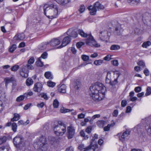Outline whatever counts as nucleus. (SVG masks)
Instances as JSON below:
<instances>
[{
    "instance_id": "nucleus-7",
    "label": "nucleus",
    "mask_w": 151,
    "mask_h": 151,
    "mask_svg": "<svg viewBox=\"0 0 151 151\" xmlns=\"http://www.w3.org/2000/svg\"><path fill=\"white\" fill-rule=\"evenodd\" d=\"M13 142L15 146L17 148H19L23 146V138L21 136L17 135L14 138Z\"/></svg>"
},
{
    "instance_id": "nucleus-27",
    "label": "nucleus",
    "mask_w": 151,
    "mask_h": 151,
    "mask_svg": "<svg viewBox=\"0 0 151 151\" xmlns=\"http://www.w3.org/2000/svg\"><path fill=\"white\" fill-rule=\"evenodd\" d=\"M44 75L46 78L49 79H51L53 78V76L50 72H46L45 73Z\"/></svg>"
},
{
    "instance_id": "nucleus-46",
    "label": "nucleus",
    "mask_w": 151,
    "mask_h": 151,
    "mask_svg": "<svg viewBox=\"0 0 151 151\" xmlns=\"http://www.w3.org/2000/svg\"><path fill=\"white\" fill-rule=\"evenodd\" d=\"M39 96L47 100L48 99V97L46 94L44 93H41L39 95Z\"/></svg>"
},
{
    "instance_id": "nucleus-5",
    "label": "nucleus",
    "mask_w": 151,
    "mask_h": 151,
    "mask_svg": "<svg viewBox=\"0 0 151 151\" xmlns=\"http://www.w3.org/2000/svg\"><path fill=\"white\" fill-rule=\"evenodd\" d=\"M54 133L57 135H63L66 131V127L63 124H60L59 122L57 125L53 126Z\"/></svg>"
},
{
    "instance_id": "nucleus-45",
    "label": "nucleus",
    "mask_w": 151,
    "mask_h": 151,
    "mask_svg": "<svg viewBox=\"0 0 151 151\" xmlns=\"http://www.w3.org/2000/svg\"><path fill=\"white\" fill-rule=\"evenodd\" d=\"M151 94V88L150 87H147L146 90V92L145 93V96H148Z\"/></svg>"
},
{
    "instance_id": "nucleus-8",
    "label": "nucleus",
    "mask_w": 151,
    "mask_h": 151,
    "mask_svg": "<svg viewBox=\"0 0 151 151\" xmlns=\"http://www.w3.org/2000/svg\"><path fill=\"white\" fill-rule=\"evenodd\" d=\"M142 20L145 24L150 25L151 23V14L148 12L143 14L142 15Z\"/></svg>"
},
{
    "instance_id": "nucleus-51",
    "label": "nucleus",
    "mask_w": 151,
    "mask_h": 151,
    "mask_svg": "<svg viewBox=\"0 0 151 151\" xmlns=\"http://www.w3.org/2000/svg\"><path fill=\"white\" fill-rule=\"evenodd\" d=\"M119 75L117 76V77L116 79H115L113 81H111V83H110V85L112 86L115 85L117 83V78L119 77Z\"/></svg>"
},
{
    "instance_id": "nucleus-59",
    "label": "nucleus",
    "mask_w": 151,
    "mask_h": 151,
    "mask_svg": "<svg viewBox=\"0 0 151 151\" xmlns=\"http://www.w3.org/2000/svg\"><path fill=\"white\" fill-rule=\"evenodd\" d=\"M111 63L114 65L117 66L118 65V61L117 60H114L111 61Z\"/></svg>"
},
{
    "instance_id": "nucleus-37",
    "label": "nucleus",
    "mask_w": 151,
    "mask_h": 151,
    "mask_svg": "<svg viewBox=\"0 0 151 151\" xmlns=\"http://www.w3.org/2000/svg\"><path fill=\"white\" fill-rule=\"evenodd\" d=\"M73 110H74L73 109L70 110L69 109H64V108L63 107L61 108L60 109V111L61 113H65L66 112H68L69 111H71Z\"/></svg>"
},
{
    "instance_id": "nucleus-29",
    "label": "nucleus",
    "mask_w": 151,
    "mask_h": 151,
    "mask_svg": "<svg viewBox=\"0 0 151 151\" xmlns=\"http://www.w3.org/2000/svg\"><path fill=\"white\" fill-rule=\"evenodd\" d=\"M20 116L19 114H17L15 113L14 114V117L11 119V121L14 122L18 120L20 118Z\"/></svg>"
},
{
    "instance_id": "nucleus-32",
    "label": "nucleus",
    "mask_w": 151,
    "mask_h": 151,
    "mask_svg": "<svg viewBox=\"0 0 151 151\" xmlns=\"http://www.w3.org/2000/svg\"><path fill=\"white\" fill-rule=\"evenodd\" d=\"M151 45V42L149 41L143 42L142 45V46L144 48H146L147 47L150 46Z\"/></svg>"
},
{
    "instance_id": "nucleus-31",
    "label": "nucleus",
    "mask_w": 151,
    "mask_h": 151,
    "mask_svg": "<svg viewBox=\"0 0 151 151\" xmlns=\"http://www.w3.org/2000/svg\"><path fill=\"white\" fill-rule=\"evenodd\" d=\"M48 44V43L47 42H46L45 43L41 44L39 46V49L41 50L45 49L46 48L47 45Z\"/></svg>"
},
{
    "instance_id": "nucleus-20",
    "label": "nucleus",
    "mask_w": 151,
    "mask_h": 151,
    "mask_svg": "<svg viewBox=\"0 0 151 151\" xmlns=\"http://www.w3.org/2000/svg\"><path fill=\"white\" fill-rule=\"evenodd\" d=\"M88 9L90 11V13L91 15H94L96 14L97 10L94 6L91 5L88 7Z\"/></svg>"
},
{
    "instance_id": "nucleus-43",
    "label": "nucleus",
    "mask_w": 151,
    "mask_h": 151,
    "mask_svg": "<svg viewBox=\"0 0 151 151\" xmlns=\"http://www.w3.org/2000/svg\"><path fill=\"white\" fill-rule=\"evenodd\" d=\"M17 124L14 122L13 123L12 125V129L13 131L15 132L17 131Z\"/></svg>"
},
{
    "instance_id": "nucleus-63",
    "label": "nucleus",
    "mask_w": 151,
    "mask_h": 151,
    "mask_svg": "<svg viewBox=\"0 0 151 151\" xmlns=\"http://www.w3.org/2000/svg\"><path fill=\"white\" fill-rule=\"evenodd\" d=\"M85 114L81 113L78 115V119H82L84 118Z\"/></svg>"
},
{
    "instance_id": "nucleus-6",
    "label": "nucleus",
    "mask_w": 151,
    "mask_h": 151,
    "mask_svg": "<svg viewBox=\"0 0 151 151\" xmlns=\"http://www.w3.org/2000/svg\"><path fill=\"white\" fill-rule=\"evenodd\" d=\"M98 148V145L96 144L92 145V142H91V144L89 146L87 147H85L84 144H82L79 145L78 149L81 150V151H95V149Z\"/></svg>"
},
{
    "instance_id": "nucleus-39",
    "label": "nucleus",
    "mask_w": 151,
    "mask_h": 151,
    "mask_svg": "<svg viewBox=\"0 0 151 151\" xmlns=\"http://www.w3.org/2000/svg\"><path fill=\"white\" fill-rule=\"evenodd\" d=\"M100 117V115L99 114H97L94 115L92 116L91 118L89 120V122L91 123L93 120L96 118H99Z\"/></svg>"
},
{
    "instance_id": "nucleus-44",
    "label": "nucleus",
    "mask_w": 151,
    "mask_h": 151,
    "mask_svg": "<svg viewBox=\"0 0 151 151\" xmlns=\"http://www.w3.org/2000/svg\"><path fill=\"white\" fill-rule=\"evenodd\" d=\"M85 9V7L84 5H81L80 6V8L78 10V12L79 13H82L84 11Z\"/></svg>"
},
{
    "instance_id": "nucleus-55",
    "label": "nucleus",
    "mask_w": 151,
    "mask_h": 151,
    "mask_svg": "<svg viewBox=\"0 0 151 151\" xmlns=\"http://www.w3.org/2000/svg\"><path fill=\"white\" fill-rule=\"evenodd\" d=\"M144 73L147 76H148L149 75L150 72L148 69L147 68H145L144 70Z\"/></svg>"
},
{
    "instance_id": "nucleus-19",
    "label": "nucleus",
    "mask_w": 151,
    "mask_h": 151,
    "mask_svg": "<svg viewBox=\"0 0 151 151\" xmlns=\"http://www.w3.org/2000/svg\"><path fill=\"white\" fill-rule=\"evenodd\" d=\"M60 43V41L59 40L57 39H54L50 41V44L51 46L54 47L59 45Z\"/></svg>"
},
{
    "instance_id": "nucleus-50",
    "label": "nucleus",
    "mask_w": 151,
    "mask_h": 151,
    "mask_svg": "<svg viewBox=\"0 0 151 151\" xmlns=\"http://www.w3.org/2000/svg\"><path fill=\"white\" fill-rule=\"evenodd\" d=\"M19 68V66L18 65H15L13 66L11 68V70L13 71H15L17 70Z\"/></svg>"
},
{
    "instance_id": "nucleus-53",
    "label": "nucleus",
    "mask_w": 151,
    "mask_h": 151,
    "mask_svg": "<svg viewBox=\"0 0 151 151\" xmlns=\"http://www.w3.org/2000/svg\"><path fill=\"white\" fill-rule=\"evenodd\" d=\"M84 43L83 42H79L77 43L76 46L78 48H80L82 46L84 45Z\"/></svg>"
},
{
    "instance_id": "nucleus-10",
    "label": "nucleus",
    "mask_w": 151,
    "mask_h": 151,
    "mask_svg": "<svg viewBox=\"0 0 151 151\" xmlns=\"http://www.w3.org/2000/svg\"><path fill=\"white\" fill-rule=\"evenodd\" d=\"M28 69L26 66H23L20 70V74L22 77L24 78H27L28 76Z\"/></svg>"
},
{
    "instance_id": "nucleus-61",
    "label": "nucleus",
    "mask_w": 151,
    "mask_h": 151,
    "mask_svg": "<svg viewBox=\"0 0 151 151\" xmlns=\"http://www.w3.org/2000/svg\"><path fill=\"white\" fill-rule=\"evenodd\" d=\"M111 73L110 72H108L107 73L106 78L111 80Z\"/></svg>"
},
{
    "instance_id": "nucleus-47",
    "label": "nucleus",
    "mask_w": 151,
    "mask_h": 151,
    "mask_svg": "<svg viewBox=\"0 0 151 151\" xmlns=\"http://www.w3.org/2000/svg\"><path fill=\"white\" fill-rule=\"evenodd\" d=\"M53 107L54 108H57L59 106V102L57 99L54 100L53 104Z\"/></svg>"
},
{
    "instance_id": "nucleus-58",
    "label": "nucleus",
    "mask_w": 151,
    "mask_h": 151,
    "mask_svg": "<svg viewBox=\"0 0 151 151\" xmlns=\"http://www.w3.org/2000/svg\"><path fill=\"white\" fill-rule=\"evenodd\" d=\"M92 130V127L91 126L88 127L86 130V132L88 133H90L91 132Z\"/></svg>"
},
{
    "instance_id": "nucleus-57",
    "label": "nucleus",
    "mask_w": 151,
    "mask_h": 151,
    "mask_svg": "<svg viewBox=\"0 0 151 151\" xmlns=\"http://www.w3.org/2000/svg\"><path fill=\"white\" fill-rule=\"evenodd\" d=\"M47 53L46 52H44L42 54L40 58H41L43 59H45L47 58Z\"/></svg>"
},
{
    "instance_id": "nucleus-35",
    "label": "nucleus",
    "mask_w": 151,
    "mask_h": 151,
    "mask_svg": "<svg viewBox=\"0 0 151 151\" xmlns=\"http://www.w3.org/2000/svg\"><path fill=\"white\" fill-rule=\"evenodd\" d=\"M36 64L37 66L42 67L43 65V64L40 59V58H39L36 62Z\"/></svg>"
},
{
    "instance_id": "nucleus-25",
    "label": "nucleus",
    "mask_w": 151,
    "mask_h": 151,
    "mask_svg": "<svg viewBox=\"0 0 151 151\" xmlns=\"http://www.w3.org/2000/svg\"><path fill=\"white\" fill-rule=\"evenodd\" d=\"M96 124L100 128H102L106 124V122L104 120H99L97 122Z\"/></svg>"
},
{
    "instance_id": "nucleus-1",
    "label": "nucleus",
    "mask_w": 151,
    "mask_h": 151,
    "mask_svg": "<svg viewBox=\"0 0 151 151\" xmlns=\"http://www.w3.org/2000/svg\"><path fill=\"white\" fill-rule=\"evenodd\" d=\"M90 95L95 101L102 100L104 97L106 88L102 83L99 82L92 84L90 88Z\"/></svg>"
},
{
    "instance_id": "nucleus-62",
    "label": "nucleus",
    "mask_w": 151,
    "mask_h": 151,
    "mask_svg": "<svg viewBox=\"0 0 151 151\" xmlns=\"http://www.w3.org/2000/svg\"><path fill=\"white\" fill-rule=\"evenodd\" d=\"M4 107V104L0 100V113L3 109Z\"/></svg>"
},
{
    "instance_id": "nucleus-49",
    "label": "nucleus",
    "mask_w": 151,
    "mask_h": 151,
    "mask_svg": "<svg viewBox=\"0 0 151 151\" xmlns=\"http://www.w3.org/2000/svg\"><path fill=\"white\" fill-rule=\"evenodd\" d=\"M114 124H108L104 128V130L105 131H107L110 130V127L111 125H114Z\"/></svg>"
},
{
    "instance_id": "nucleus-4",
    "label": "nucleus",
    "mask_w": 151,
    "mask_h": 151,
    "mask_svg": "<svg viewBox=\"0 0 151 151\" xmlns=\"http://www.w3.org/2000/svg\"><path fill=\"white\" fill-rule=\"evenodd\" d=\"M78 33L82 37H88V39L87 40L86 42L87 44L91 45L90 43H92L93 45L96 47H99L100 46V45L98 44H95L96 42L94 40L93 37L91 35H88L85 33L82 30L79 29L78 30Z\"/></svg>"
},
{
    "instance_id": "nucleus-54",
    "label": "nucleus",
    "mask_w": 151,
    "mask_h": 151,
    "mask_svg": "<svg viewBox=\"0 0 151 151\" xmlns=\"http://www.w3.org/2000/svg\"><path fill=\"white\" fill-rule=\"evenodd\" d=\"M33 94V93L31 91L24 94V96H25L26 98H27L28 96H30L32 95Z\"/></svg>"
},
{
    "instance_id": "nucleus-48",
    "label": "nucleus",
    "mask_w": 151,
    "mask_h": 151,
    "mask_svg": "<svg viewBox=\"0 0 151 151\" xmlns=\"http://www.w3.org/2000/svg\"><path fill=\"white\" fill-rule=\"evenodd\" d=\"M6 140V137L4 136L0 138V145L5 142Z\"/></svg>"
},
{
    "instance_id": "nucleus-36",
    "label": "nucleus",
    "mask_w": 151,
    "mask_h": 151,
    "mask_svg": "<svg viewBox=\"0 0 151 151\" xmlns=\"http://www.w3.org/2000/svg\"><path fill=\"white\" fill-rule=\"evenodd\" d=\"M140 1V0H128L129 3L132 4H137Z\"/></svg>"
},
{
    "instance_id": "nucleus-13",
    "label": "nucleus",
    "mask_w": 151,
    "mask_h": 151,
    "mask_svg": "<svg viewBox=\"0 0 151 151\" xmlns=\"http://www.w3.org/2000/svg\"><path fill=\"white\" fill-rule=\"evenodd\" d=\"M67 136L69 139L73 137L75 134V129L72 127L70 126L67 128Z\"/></svg>"
},
{
    "instance_id": "nucleus-26",
    "label": "nucleus",
    "mask_w": 151,
    "mask_h": 151,
    "mask_svg": "<svg viewBox=\"0 0 151 151\" xmlns=\"http://www.w3.org/2000/svg\"><path fill=\"white\" fill-rule=\"evenodd\" d=\"M145 129L148 135L151 136V123L145 126Z\"/></svg>"
},
{
    "instance_id": "nucleus-34",
    "label": "nucleus",
    "mask_w": 151,
    "mask_h": 151,
    "mask_svg": "<svg viewBox=\"0 0 151 151\" xmlns=\"http://www.w3.org/2000/svg\"><path fill=\"white\" fill-rule=\"evenodd\" d=\"M9 146H2L0 147V151H9Z\"/></svg>"
},
{
    "instance_id": "nucleus-17",
    "label": "nucleus",
    "mask_w": 151,
    "mask_h": 151,
    "mask_svg": "<svg viewBox=\"0 0 151 151\" xmlns=\"http://www.w3.org/2000/svg\"><path fill=\"white\" fill-rule=\"evenodd\" d=\"M67 33L69 37L74 38L76 37L78 35V33L74 30L71 31L69 30L67 32Z\"/></svg>"
},
{
    "instance_id": "nucleus-30",
    "label": "nucleus",
    "mask_w": 151,
    "mask_h": 151,
    "mask_svg": "<svg viewBox=\"0 0 151 151\" xmlns=\"http://www.w3.org/2000/svg\"><path fill=\"white\" fill-rule=\"evenodd\" d=\"M33 81L31 78H28L26 81V85L28 86H30L33 84Z\"/></svg>"
},
{
    "instance_id": "nucleus-22",
    "label": "nucleus",
    "mask_w": 151,
    "mask_h": 151,
    "mask_svg": "<svg viewBox=\"0 0 151 151\" xmlns=\"http://www.w3.org/2000/svg\"><path fill=\"white\" fill-rule=\"evenodd\" d=\"M66 86L64 84L62 85L58 88V91L60 92L65 93L66 92Z\"/></svg>"
},
{
    "instance_id": "nucleus-41",
    "label": "nucleus",
    "mask_w": 151,
    "mask_h": 151,
    "mask_svg": "<svg viewBox=\"0 0 151 151\" xmlns=\"http://www.w3.org/2000/svg\"><path fill=\"white\" fill-rule=\"evenodd\" d=\"M55 83L50 81H49L47 82V85L49 87H53L55 86Z\"/></svg>"
},
{
    "instance_id": "nucleus-2",
    "label": "nucleus",
    "mask_w": 151,
    "mask_h": 151,
    "mask_svg": "<svg viewBox=\"0 0 151 151\" xmlns=\"http://www.w3.org/2000/svg\"><path fill=\"white\" fill-rule=\"evenodd\" d=\"M58 8L56 5L51 4L50 5H45L44 6V14L48 17L55 18L58 14Z\"/></svg>"
},
{
    "instance_id": "nucleus-40",
    "label": "nucleus",
    "mask_w": 151,
    "mask_h": 151,
    "mask_svg": "<svg viewBox=\"0 0 151 151\" xmlns=\"http://www.w3.org/2000/svg\"><path fill=\"white\" fill-rule=\"evenodd\" d=\"M17 48V46L16 45L14 44L12 45L9 49V51L10 52H12L15 50Z\"/></svg>"
},
{
    "instance_id": "nucleus-56",
    "label": "nucleus",
    "mask_w": 151,
    "mask_h": 151,
    "mask_svg": "<svg viewBox=\"0 0 151 151\" xmlns=\"http://www.w3.org/2000/svg\"><path fill=\"white\" fill-rule=\"evenodd\" d=\"M135 91L136 93H138L141 90V88L140 86H138L135 87L134 90Z\"/></svg>"
},
{
    "instance_id": "nucleus-28",
    "label": "nucleus",
    "mask_w": 151,
    "mask_h": 151,
    "mask_svg": "<svg viewBox=\"0 0 151 151\" xmlns=\"http://www.w3.org/2000/svg\"><path fill=\"white\" fill-rule=\"evenodd\" d=\"M137 64L141 69L145 67V64L144 61L142 60H140L137 63Z\"/></svg>"
},
{
    "instance_id": "nucleus-15",
    "label": "nucleus",
    "mask_w": 151,
    "mask_h": 151,
    "mask_svg": "<svg viewBox=\"0 0 151 151\" xmlns=\"http://www.w3.org/2000/svg\"><path fill=\"white\" fill-rule=\"evenodd\" d=\"M4 81H5V86L6 88H7L8 83H12L14 84L15 83L16 81L14 77L6 78L4 79Z\"/></svg>"
},
{
    "instance_id": "nucleus-3",
    "label": "nucleus",
    "mask_w": 151,
    "mask_h": 151,
    "mask_svg": "<svg viewBox=\"0 0 151 151\" xmlns=\"http://www.w3.org/2000/svg\"><path fill=\"white\" fill-rule=\"evenodd\" d=\"M38 141L34 144V145H37L38 148L42 151H46L48 148V145L46 143V139L44 136H42L37 139Z\"/></svg>"
},
{
    "instance_id": "nucleus-23",
    "label": "nucleus",
    "mask_w": 151,
    "mask_h": 151,
    "mask_svg": "<svg viewBox=\"0 0 151 151\" xmlns=\"http://www.w3.org/2000/svg\"><path fill=\"white\" fill-rule=\"evenodd\" d=\"M58 3L62 5H65L70 1V0H55Z\"/></svg>"
},
{
    "instance_id": "nucleus-24",
    "label": "nucleus",
    "mask_w": 151,
    "mask_h": 151,
    "mask_svg": "<svg viewBox=\"0 0 151 151\" xmlns=\"http://www.w3.org/2000/svg\"><path fill=\"white\" fill-rule=\"evenodd\" d=\"M122 29L120 26H119L115 29L114 33L116 35H119L121 34Z\"/></svg>"
},
{
    "instance_id": "nucleus-18",
    "label": "nucleus",
    "mask_w": 151,
    "mask_h": 151,
    "mask_svg": "<svg viewBox=\"0 0 151 151\" xmlns=\"http://www.w3.org/2000/svg\"><path fill=\"white\" fill-rule=\"evenodd\" d=\"M93 6L96 8V9L98 10H103L104 7L103 5H102L98 1L94 3Z\"/></svg>"
},
{
    "instance_id": "nucleus-12",
    "label": "nucleus",
    "mask_w": 151,
    "mask_h": 151,
    "mask_svg": "<svg viewBox=\"0 0 151 151\" xmlns=\"http://www.w3.org/2000/svg\"><path fill=\"white\" fill-rule=\"evenodd\" d=\"M130 132L129 131L126 130L122 134L121 133H119L117 134V136L118 137L120 140L123 141L130 134Z\"/></svg>"
},
{
    "instance_id": "nucleus-16",
    "label": "nucleus",
    "mask_w": 151,
    "mask_h": 151,
    "mask_svg": "<svg viewBox=\"0 0 151 151\" xmlns=\"http://www.w3.org/2000/svg\"><path fill=\"white\" fill-rule=\"evenodd\" d=\"M35 61V59L34 58H31L28 61V64L25 65L27 66V68L29 69L32 70L33 69L34 67L32 65L33 64Z\"/></svg>"
},
{
    "instance_id": "nucleus-33",
    "label": "nucleus",
    "mask_w": 151,
    "mask_h": 151,
    "mask_svg": "<svg viewBox=\"0 0 151 151\" xmlns=\"http://www.w3.org/2000/svg\"><path fill=\"white\" fill-rule=\"evenodd\" d=\"M120 46L119 45H112L110 47V50H118L120 48Z\"/></svg>"
},
{
    "instance_id": "nucleus-38",
    "label": "nucleus",
    "mask_w": 151,
    "mask_h": 151,
    "mask_svg": "<svg viewBox=\"0 0 151 151\" xmlns=\"http://www.w3.org/2000/svg\"><path fill=\"white\" fill-rule=\"evenodd\" d=\"M103 60H96L94 61L93 63L96 65H99L103 63Z\"/></svg>"
},
{
    "instance_id": "nucleus-11",
    "label": "nucleus",
    "mask_w": 151,
    "mask_h": 151,
    "mask_svg": "<svg viewBox=\"0 0 151 151\" xmlns=\"http://www.w3.org/2000/svg\"><path fill=\"white\" fill-rule=\"evenodd\" d=\"M71 39L69 36L65 37L63 39L61 45L57 47V48L59 49L64 47L68 45L71 41Z\"/></svg>"
},
{
    "instance_id": "nucleus-60",
    "label": "nucleus",
    "mask_w": 151,
    "mask_h": 151,
    "mask_svg": "<svg viewBox=\"0 0 151 151\" xmlns=\"http://www.w3.org/2000/svg\"><path fill=\"white\" fill-rule=\"evenodd\" d=\"M127 104V101L125 100H122L121 102V105L122 107L125 106Z\"/></svg>"
},
{
    "instance_id": "nucleus-64",
    "label": "nucleus",
    "mask_w": 151,
    "mask_h": 151,
    "mask_svg": "<svg viewBox=\"0 0 151 151\" xmlns=\"http://www.w3.org/2000/svg\"><path fill=\"white\" fill-rule=\"evenodd\" d=\"M118 114V111L117 110H115L112 114V115L114 117H116Z\"/></svg>"
},
{
    "instance_id": "nucleus-21",
    "label": "nucleus",
    "mask_w": 151,
    "mask_h": 151,
    "mask_svg": "<svg viewBox=\"0 0 151 151\" xmlns=\"http://www.w3.org/2000/svg\"><path fill=\"white\" fill-rule=\"evenodd\" d=\"M25 38V36L23 33H19L14 37L15 40H23Z\"/></svg>"
},
{
    "instance_id": "nucleus-9",
    "label": "nucleus",
    "mask_w": 151,
    "mask_h": 151,
    "mask_svg": "<svg viewBox=\"0 0 151 151\" xmlns=\"http://www.w3.org/2000/svg\"><path fill=\"white\" fill-rule=\"evenodd\" d=\"M111 33L106 30L101 32L99 35L100 39L103 41H107L110 38Z\"/></svg>"
},
{
    "instance_id": "nucleus-52",
    "label": "nucleus",
    "mask_w": 151,
    "mask_h": 151,
    "mask_svg": "<svg viewBox=\"0 0 151 151\" xmlns=\"http://www.w3.org/2000/svg\"><path fill=\"white\" fill-rule=\"evenodd\" d=\"M82 58L83 60L86 61L89 60V57L85 55H83L82 56Z\"/></svg>"
},
{
    "instance_id": "nucleus-42",
    "label": "nucleus",
    "mask_w": 151,
    "mask_h": 151,
    "mask_svg": "<svg viewBox=\"0 0 151 151\" xmlns=\"http://www.w3.org/2000/svg\"><path fill=\"white\" fill-rule=\"evenodd\" d=\"M25 97V96H24V94L23 95H21L17 98L16 101L17 102H20L23 100Z\"/></svg>"
},
{
    "instance_id": "nucleus-14",
    "label": "nucleus",
    "mask_w": 151,
    "mask_h": 151,
    "mask_svg": "<svg viewBox=\"0 0 151 151\" xmlns=\"http://www.w3.org/2000/svg\"><path fill=\"white\" fill-rule=\"evenodd\" d=\"M42 84L40 83H37L34 84L33 90L35 92H40L42 90Z\"/></svg>"
}]
</instances>
